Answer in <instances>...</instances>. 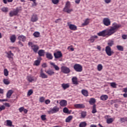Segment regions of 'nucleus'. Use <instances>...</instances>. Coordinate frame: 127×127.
Here are the masks:
<instances>
[{"label":"nucleus","mask_w":127,"mask_h":127,"mask_svg":"<svg viewBox=\"0 0 127 127\" xmlns=\"http://www.w3.org/2000/svg\"><path fill=\"white\" fill-rule=\"evenodd\" d=\"M44 100H45V98L44 97H41L39 99V102L43 103V102H44Z\"/></svg>","instance_id":"nucleus-51"},{"label":"nucleus","mask_w":127,"mask_h":127,"mask_svg":"<svg viewBox=\"0 0 127 127\" xmlns=\"http://www.w3.org/2000/svg\"><path fill=\"white\" fill-rule=\"evenodd\" d=\"M34 65H35V66H39L40 65V61L39 60H36L34 62Z\"/></svg>","instance_id":"nucleus-44"},{"label":"nucleus","mask_w":127,"mask_h":127,"mask_svg":"<svg viewBox=\"0 0 127 127\" xmlns=\"http://www.w3.org/2000/svg\"><path fill=\"white\" fill-rule=\"evenodd\" d=\"M45 72H46V73L48 74L49 76H53V75L55 74V72H54V71H53L52 69H48L45 70Z\"/></svg>","instance_id":"nucleus-14"},{"label":"nucleus","mask_w":127,"mask_h":127,"mask_svg":"<svg viewBox=\"0 0 127 127\" xmlns=\"http://www.w3.org/2000/svg\"><path fill=\"white\" fill-rule=\"evenodd\" d=\"M32 94H33V90L30 89L28 91L27 96H31Z\"/></svg>","instance_id":"nucleus-49"},{"label":"nucleus","mask_w":127,"mask_h":127,"mask_svg":"<svg viewBox=\"0 0 127 127\" xmlns=\"http://www.w3.org/2000/svg\"><path fill=\"white\" fill-rule=\"evenodd\" d=\"M18 12H19V9H18V8H16V9L13 11H11L9 14V16H10V17H12V16H14L15 15H17V14L18 13Z\"/></svg>","instance_id":"nucleus-8"},{"label":"nucleus","mask_w":127,"mask_h":127,"mask_svg":"<svg viewBox=\"0 0 127 127\" xmlns=\"http://www.w3.org/2000/svg\"><path fill=\"white\" fill-rule=\"evenodd\" d=\"M81 93L84 97H88L89 96V92H88V90H85V89H82L81 90Z\"/></svg>","instance_id":"nucleus-26"},{"label":"nucleus","mask_w":127,"mask_h":127,"mask_svg":"<svg viewBox=\"0 0 127 127\" xmlns=\"http://www.w3.org/2000/svg\"><path fill=\"white\" fill-rule=\"evenodd\" d=\"M7 54V57L9 59H13L14 55L11 53V51H9L8 53H6Z\"/></svg>","instance_id":"nucleus-18"},{"label":"nucleus","mask_w":127,"mask_h":127,"mask_svg":"<svg viewBox=\"0 0 127 127\" xmlns=\"http://www.w3.org/2000/svg\"><path fill=\"white\" fill-rule=\"evenodd\" d=\"M18 39H19L20 41H22L23 42H24V41L26 40V37L24 36L23 35H21L18 36Z\"/></svg>","instance_id":"nucleus-16"},{"label":"nucleus","mask_w":127,"mask_h":127,"mask_svg":"<svg viewBox=\"0 0 127 127\" xmlns=\"http://www.w3.org/2000/svg\"><path fill=\"white\" fill-rule=\"evenodd\" d=\"M81 1V0H75V2L76 3V4H79L80 3V2Z\"/></svg>","instance_id":"nucleus-59"},{"label":"nucleus","mask_w":127,"mask_h":127,"mask_svg":"<svg viewBox=\"0 0 127 127\" xmlns=\"http://www.w3.org/2000/svg\"><path fill=\"white\" fill-rule=\"evenodd\" d=\"M1 10L3 11V12H7L8 11V8L6 7H3L1 8Z\"/></svg>","instance_id":"nucleus-43"},{"label":"nucleus","mask_w":127,"mask_h":127,"mask_svg":"<svg viewBox=\"0 0 127 127\" xmlns=\"http://www.w3.org/2000/svg\"><path fill=\"white\" fill-rule=\"evenodd\" d=\"M110 86H111L112 88H117V84L115 82L110 83Z\"/></svg>","instance_id":"nucleus-47"},{"label":"nucleus","mask_w":127,"mask_h":127,"mask_svg":"<svg viewBox=\"0 0 127 127\" xmlns=\"http://www.w3.org/2000/svg\"><path fill=\"white\" fill-rule=\"evenodd\" d=\"M30 1H32L33 2L32 4V6H36V5H37L36 0H30Z\"/></svg>","instance_id":"nucleus-46"},{"label":"nucleus","mask_w":127,"mask_h":127,"mask_svg":"<svg viewBox=\"0 0 127 127\" xmlns=\"http://www.w3.org/2000/svg\"><path fill=\"white\" fill-rule=\"evenodd\" d=\"M40 77H41L42 79H47V78H48V75L44 73L43 69H41Z\"/></svg>","instance_id":"nucleus-12"},{"label":"nucleus","mask_w":127,"mask_h":127,"mask_svg":"<svg viewBox=\"0 0 127 127\" xmlns=\"http://www.w3.org/2000/svg\"><path fill=\"white\" fill-rule=\"evenodd\" d=\"M100 99L102 101H107L109 99V96L107 95H102L101 96Z\"/></svg>","instance_id":"nucleus-29"},{"label":"nucleus","mask_w":127,"mask_h":127,"mask_svg":"<svg viewBox=\"0 0 127 127\" xmlns=\"http://www.w3.org/2000/svg\"><path fill=\"white\" fill-rule=\"evenodd\" d=\"M23 112H24V114H27L28 111L27 110V109H25L24 108V110L23 111Z\"/></svg>","instance_id":"nucleus-63"},{"label":"nucleus","mask_w":127,"mask_h":127,"mask_svg":"<svg viewBox=\"0 0 127 127\" xmlns=\"http://www.w3.org/2000/svg\"><path fill=\"white\" fill-rule=\"evenodd\" d=\"M92 113V114H96V113H97V109H96V105H93Z\"/></svg>","instance_id":"nucleus-41"},{"label":"nucleus","mask_w":127,"mask_h":127,"mask_svg":"<svg viewBox=\"0 0 127 127\" xmlns=\"http://www.w3.org/2000/svg\"><path fill=\"white\" fill-rule=\"evenodd\" d=\"M73 69L76 72H82L83 71V66L80 64H75L73 66Z\"/></svg>","instance_id":"nucleus-5"},{"label":"nucleus","mask_w":127,"mask_h":127,"mask_svg":"<svg viewBox=\"0 0 127 127\" xmlns=\"http://www.w3.org/2000/svg\"><path fill=\"white\" fill-rule=\"evenodd\" d=\"M104 1L106 3H110L112 1V0H104Z\"/></svg>","instance_id":"nucleus-57"},{"label":"nucleus","mask_w":127,"mask_h":127,"mask_svg":"<svg viewBox=\"0 0 127 127\" xmlns=\"http://www.w3.org/2000/svg\"><path fill=\"white\" fill-rule=\"evenodd\" d=\"M62 19L61 18H59V19H57L55 21V23H58V22H59V21H61Z\"/></svg>","instance_id":"nucleus-56"},{"label":"nucleus","mask_w":127,"mask_h":127,"mask_svg":"<svg viewBox=\"0 0 127 127\" xmlns=\"http://www.w3.org/2000/svg\"><path fill=\"white\" fill-rule=\"evenodd\" d=\"M103 23L105 26H110L111 25V20L109 18H104L103 20Z\"/></svg>","instance_id":"nucleus-7"},{"label":"nucleus","mask_w":127,"mask_h":127,"mask_svg":"<svg viewBox=\"0 0 127 127\" xmlns=\"http://www.w3.org/2000/svg\"><path fill=\"white\" fill-rule=\"evenodd\" d=\"M81 118L82 119H84V118H86V116H87V113L86 112H82L81 113Z\"/></svg>","instance_id":"nucleus-39"},{"label":"nucleus","mask_w":127,"mask_h":127,"mask_svg":"<svg viewBox=\"0 0 127 127\" xmlns=\"http://www.w3.org/2000/svg\"><path fill=\"white\" fill-rule=\"evenodd\" d=\"M10 40L12 43H14L16 41V36H15V35H12L10 37Z\"/></svg>","instance_id":"nucleus-23"},{"label":"nucleus","mask_w":127,"mask_h":127,"mask_svg":"<svg viewBox=\"0 0 127 127\" xmlns=\"http://www.w3.org/2000/svg\"><path fill=\"white\" fill-rule=\"evenodd\" d=\"M6 126L7 127H12V122L10 120H6Z\"/></svg>","instance_id":"nucleus-33"},{"label":"nucleus","mask_w":127,"mask_h":127,"mask_svg":"<svg viewBox=\"0 0 127 127\" xmlns=\"http://www.w3.org/2000/svg\"><path fill=\"white\" fill-rule=\"evenodd\" d=\"M79 127H87V123L85 122H81L79 126Z\"/></svg>","instance_id":"nucleus-34"},{"label":"nucleus","mask_w":127,"mask_h":127,"mask_svg":"<svg viewBox=\"0 0 127 127\" xmlns=\"http://www.w3.org/2000/svg\"><path fill=\"white\" fill-rule=\"evenodd\" d=\"M33 35L36 38L39 37L40 36V33L39 32H35L33 33Z\"/></svg>","instance_id":"nucleus-38"},{"label":"nucleus","mask_w":127,"mask_h":127,"mask_svg":"<svg viewBox=\"0 0 127 127\" xmlns=\"http://www.w3.org/2000/svg\"><path fill=\"white\" fill-rule=\"evenodd\" d=\"M27 80L29 83H32L33 82H36L37 79L36 77H34V76H28L27 77Z\"/></svg>","instance_id":"nucleus-9"},{"label":"nucleus","mask_w":127,"mask_h":127,"mask_svg":"<svg viewBox=\"0 0 127 127\" xmlns=\"http://www.w3.org/2000/svg\"><path fill=\"white\" fill-rule=\"evenodd\" d=\"M13 94V90H9L7 91L6 93V98H8V99L10 98V97H11V95Z\"/></svg>","instance_id":"nucleus-17"},{"label":"nucleus","mask_w":127,"mask_h":127,"mask_svg":"<svg viewBox=\"0 0 127 127\" xmlns=\"http://www.w3.org/2000/svg\"><path fill=\"white\" fill-rule=\"evenodd\" d=\"M45 104H46L47 105H48V104H50V100H49L48 99L46 100Z\"/></svg>","instance_id":"nucleus-60"},{"label":"nucleus","mask_w":127,"mask_h":127,"mask_svg":"<svg viewBox=\"0 0 127 127\" xmlns=\"http://www.w3.org/2000/svg\"><path fill=\"white\" fill-rule=\"evenodd\" d=\"M72 84L74 85H78V78L76 76H74L72 78Z\"/></svg>","instance_id":"nucleus-20"},{"label":"nucleus","mask_w":127,"mask_h":127,"mask_svg":"<svg viewBox=\"0 0 127 127\" xmlns=\"http://www.w3.org/2000/svg\"><path fill=\"white\" fill-rule=\"evenodd\" d=\"M61 71L64 73V74H69L71 70L69 67L65 66H62L61 67Z\"/></svg>","instance_id":"nucleus-6"},{"label":"nucleus","mask_w":127,"mask_h":127,"mask_svg":"<svg viewBox=\"0 0 127 127\" xmlns=\"http://www.w3.org/2000/svg\"><path fill=\"white\" fill-rule=\"evenodd\" d=\"M54 56L56 59H58L59 58H61L62 57V53L60 51H58L56 53H54Z\"/></svg>","instance_id":"nucleus-11"},{"label":"nucleus","mask_w":127,"mask_h":127,"mask_svg":"<svg viewBox=\"0 0 127 127\" xmlns=\"http://www.w3.org/2000/svg\"><path fill=\"white\" fill-rule=\"evenodd\" d=\"M52 2H53L54 4H57L59 2V0H52Z\"/></svg>","instance_id":"nucleus-50"},{"label":"nucleus","mask_w":127,"mask_h":127,"mask_svg":"<svg viewBox=\"0 0 127 127\" xmlns=\"http://www.w3.org/2000/svg\"><path fill=\"white\" fill-rule=\"evenodd\" d=\"M60 105L61 107H66V106H67V101L65 100H62L60 102Z\"/></svg>","instance_id":"nucleus-19"},{"label":"nucleus","mask_w":127,"mask_h":127,"mask_svg":"<svg viewBox=\"0 0 127 127\" xmlns=\"http://www.w3.org/2000/svg\"><path fill=\"white\" fill-rule=\"evenodd\" d=\"M97 38H98V36L93 35L90 37L89 40L90 41H91V43H93V42H95V40H96V39H97Z\"/></svg>","instance_id":"nucleus-21"},{"label":"nucleus","mask_w":127,"mask_h":127,"mask_svg":"<svg viewBox=\"0 0 127 127\" xmlns=\"http://www.w3.org/2000/svg\"><path fill=\"white\" fill-rule=\"evenodd\" d=\"M63 10L64 12H67V13H70V12L73 11V9H70V2L69 1L66 2Z\"/></svg>","instance_id":"nucleus-3"},{"label":"nucleus","mask_w":127,"mask_h":127,"mask_svg":"<svg viewBox=\"0 0 127 127\" xmlns=\"http://www.w3.org/2000/svg\"><path fill=\"white\" fill-rule=\"evenodd\" d=\"M4 76H8V70H7V69L5 68L4 69Z\"/></svg>","instance_id":"nucleus-45"},{"label":"nucleus","mask_w":127,"mask_h":127,"mask_svg":"<svg viewBox=\"0 0 127 127\" xmlns=\"http://www.w3.org/2000/svg\"><path fill=\"white\" fill-rule=\"evenodd\" d=\"M123 92L125 93H127V87L123 88Z\"/></svg>","instance_id":"nucleus-61"},{"label":"nucleus","mask_w":127,"mask_h":127,"mask_svg":"<svg viewBox=\"0 0 127 127\" xmlns=\"http://www.w3.org/2000/svg\"><path fill=\"white\" fill-rule=\"evenodd\" d=\"M107 46L105 48V52L108 56H112L114 54V51H112V46L114 45V41H109L108 43Z\"/></svg>","instance_id":"nucleus-2"},{"label":"nucleus","mask_w":127,"mask_h":127,"mask_svg":"<svg viewBox=\"0 0 127 127\" xmlns=\"http://www.w3.org/2000/svg\"><path fill=\"white\" fill-rule=\"evenodd\" d=\"M42 121H46V115H42L41 116Z\"/></svg>","instance_id":"nucleus-48"},{"label":"nucleus","mask_w":127,"mask_h":127,"mask_svg":"<svg viewBox=\"0 0 127 127\" xmlns=\"http://www.w3.org/2000/svg\"><path fill=\"white\" fill-rule=\"evenodd\" d=\"M97 70L98 71H101L103 70V65H102V64H99L97 65Z\"/></svg>","instance_id":"nucleus-36"},{"label":"nucleus","mask_w":127,"mask_h":127,"mask_svg":"<svg viewBox=\"0 0 127 127\" xmlns=\"http://www.w3.org/2000/svg\"><path fill=\"white\" fill-rule=\"evenodd\" d=\"M57 112H59V108H58L57 106H55L51 111H48V113L55 114V113H57Z\"/></svg>","instance_id":"nucleus-10"},{"label":"nucleus","mask_w":127,"mask_h":127,"mask_svg":"<svg viewBox=\"0 0 127 127\" xmlns=\"http://www.w3.org/2000/svg\"><path fill=\"white\" fill-rule=\"evenodd\" d=\"M24 110V107H22L19 108V111L20 112V113H22Z\"/></svg>","instance_id":"nucleus-52"},{"label":"nucleus","mask_w":127,"mask_h":127,"mask_svg":"<svg viewBox=\"0 0 127 127\" xmlns=\"http://www.w3.org/2000/svg\"><path fill=\"white\" fill-rule=\"evenodd\" d=\"M122 38L123 39H127V35H122Z\"/></svg>","instance_id":"nucleus-55"},{"label":"nucleus","mask_w":127,"mask_h":127,"mask_svg":"<svg viewBox=\"0 0 127 127\" xmlns=\"http://www.w3.org/2000/svg\"><path fill=\"white\" fill-rule=\"evenodd\" d=\"M38 54L40 57L42 56L44 57V54H45V51L44 50H40L38 52Z\"/></svg>","instance_id":"nucleus-24"},{"label":"nucleus","mask_w":127,"mask_h":127,"mask_svg":"<svg viewBox=\"0 0 127 127\" xmlns=\"http://www.w3.org/2000/svg\"><path fill=\"white\" fill-rule=\"evenodd\" d=\"M67 49H70L71 51H73L74 50V48H73L72 46H70L67 48Z\"/></svg>","instance_id":"nucleus-54"},{"label":"nucleus","mask_w":127,"mask_h":127,"mask_svg":"<svg viewBox=\"0 0 127 127\" xmlns=\"http://www.w3.org/2000/svg\"><path fill=\"white\" fill-rule=\"evenodd\" d=\"M4 106L5 107H7L8 108H9V107H10V105H9V103H5L4 104Z\"/></svg>","instance_id":"nucleus-58"},{"label":"nucleus","mask_w":127,"mask_h":127,"mask_svg":"<svg viewBox=\"0 0 127 127\" xmlns=\"http://www.w3.org/2000/svg\"><path fill=\"white\" fill-rule=\"evenodd\" d=\"M46 56L48 59L50 60H52L53 59V56H52V54L50 53H47L46 54Z\"/></svg>","instance_id":"nucleus-27"},{"label":"nucleus","mask_w":127,"mask_h":127,"mask_svg":"<svg viewBox=\"0 0 127 127\" xmlns=\"http://www.w3.org/2000/svg\"><path fill=\"white\" fill-rule=\"evenodd\" d=\"M117 48L119 51H124V47L120 45L117 46Z\"/></svg>","instance_id":"nucleus-37"},{"label":"nucleus","mask_w":127,"mask_h":127,"mask_svg":"<svg viewBox=\"0 0 127 127\" xmlns=\"http://www.w3.org/2000/svg\"><path fill=\"white\" fill-rule=\"evenodd\" d=\"M114 122V119L113 118H109L107 120V124H112Z\"/></svg>","instance_id":"nucleus-42"},{"label":"nucleus","mask_w":127,"mask_h":127,"mask_svg":"<svg viewBox=\"0 0 127 127\" xmlns=\"http://www.w3.org/2000/svg\"><path fill=\"white\" fill-rule=\"evenodd\" d=\"M122 26L118 24L115 22L113 24V26L111 27L110 29L104 30L97 33L98 36H102V37H106V36H111L113 34L116 33L118 31V29Z\"/></svg>","instance_id":"nucleus-1"},{"label":"nucleus","mask_w":127,"mask_h":127,"mask_svg":"<svg viewBox=\"0 0 127 127\" xmlns=\"http://www.w3.org/2000/svg\"><path fill=\"white\" fill-rule=\"evenodd\" d=\"M90 23V19L87 18L85 21L82 24V26H86L88 25Z\"/></svg>","instance_id":"nucleus-31"},{"label":"nucleus","mask_w":127,"mask_h":127,"mask_svg":"<svg viewBox=\"0 0 127 127\" xmlns=\"http://www.w3.org/2000/svg\"><path fill=\"white\" fill-rule=\"evenodd\" d=\"M62 87L64 90H66V89H68L70 87V85H69V83H63Z\"/></svg>","instance_id":"nucleus-28"},{"label":"nucleus","mask_w":127,"mask_h":127,"mask_svg":"<svg viewBox=\"0 0 127 127\" xmlns=\"http://www.w3.org/2000/svg\"><path fill=\"white\" fill-rule=\"evenodd\" d=\"M28 46L31 47V49L35 53H37L39 49V47L37 45H34L31 42L28 43Z\"/></svg>","instance_id":"nucleus-4"},{"label":"nucleus","mask_w":127,"mask_h":127,"mask_svg":"<svg viewBox=\"0 0 127 127\" xmlns=\"http://www.w3.org/2000/svg\"><path fill=\"white\" fill-rule=\"evenodd\" d=\"M3 110H5V107H4V106H1L0 107V112L3 111Z\"/></svg>","instance_id":"nucleus-53"},{"label":"nucleus","mask_w":127,"mask_h":127,"mask_svg":"<svg viewBox=\"0 0 127 127\" xmlns=\"http://www.w3.org/2000/svg\"><path fill=\"white\" fill-rule=\"evenodd\" d=\"M75 108H76V109H82L83 108H85V105L84 104H77L74 105Z\"/></svg>","instance_id":"nucleus-25"},{"label":"nucleus","mask_w":127,"mask_h":127,"mask_svg":"<svg viewBox=\"0 0 127 127\" xmlns=\"http://www.w3.org/2000/svg\"><path fill=\"white\" fill-rule=\"evenodd\" d=\"M96 103V99L94 98H90L89 100V103L90 105H93V104H95Z\"/></svg>","instance_id":"nucleus-35"},{"label":"nucleus","mask_w":127,"mask_h":127,"mask_svg":"<svg viewBox=\"0 0 127 127\" xmlns=\"http://www.w3.org/2000/svg\"><path fill=\"white\" fill-rule=\"evenodd\" d=\"M63 112L64 113V114H70V113L69 112V109L66 107L64 108Z\"/></svg>","instance_id":"nucleus-40"},{"label":"nucleus","mask_w":127,"mask_h":127,"mask_svg":"<svg viewBox=\"0 0 127 127\" xmlns=\"http://www.w3.org/2000/svg\"><path fill=\"white\" fill-rule=\"evenodd\" d=\"M18 44H19V45H20L21 47H23V44H22L21 42L19 41L18 42Z\"/></svg>","instance_id":"nucleus-62"},{"label":"nucleus","mask_w":127,"mask_h":127,"mask_svg":"<svg viewBox=\"0 0 127 127\" xmlns=\"http://www.w3.org/2000/svg\"><path fill=\"white\" fill-rule=\"evenodd\" d=\"M73 120L72 116H69L65 119V123H70Z\"/></svg>","instance_id":"nucleus-32"},{"label":"nucleus","mask_w":127,"mask_h":127,"mask_svg":"<svg viewBox=\"0 0 127 127\" xmlns=\"http://www.w3.org/2000/svg\"><path fill=\"white\" fill-rule=\"evenodd\" d=\"M0 94H3V89L0 88Z\"/></svg>","instance_id":"nucleus-64"},{"label":"nucleus","mask_w":127,"mask_h":127,"mask_svg":"<svg viewBox=\"0 0 127 127\" xmlns=\"http://www.w3.org/2000/svg\"><path fill=\"white\" fill-rule=\"evenodd\" d=\"M38 20V17L36 14H33L31 18V21L32 22H36Z\"/></svg>","instance_id":"nucleus-13"},{"label":"nucleus","mask_w":127,"mask_h":127,"mask_svg":"<svg viewBox=\"0 0 127 127\" xmlns=\"http://www.w3.org/2000/svg\"><path fill=\"white\" fill-rule=\"evenodd\" d=\"M3 83L4 85H9L10 84V81L8 78H4L3 79Z\"/></svg>","instance_id":"nucleus-30"},{"label":"nucleus","mask_w":127,"mask_h":127,"mask_svg":"<svg viewBox=\"0 0 127 127\" xmlns=\"http://www.w3.org/2000/svg\"><path fill=\"white\" fill-rule=\"evenodd\" d=\"M68 26L70 30H73V31L77 30V26L75 25L70 24L68 25Z\"/></svg>","instance_id":"nucleus-22"},{"label":"nucleus","mask_w":127,"mask_h":127,"mask_svg":"<svg viewBox=\"0 0 127 127\" xmlns=\"http://www.w3.org/2000/svg\"><path fill=\"white\" fill-rule=\"evenodd\" d=\"M50 65H51V66H53V67L54 68L55 70H56V71H59V70H60V68L59 67V66H58V65L55 64L54 63L51 62Z\"/></svg>","instance_id":"nucleus-15"}]
</instances>
